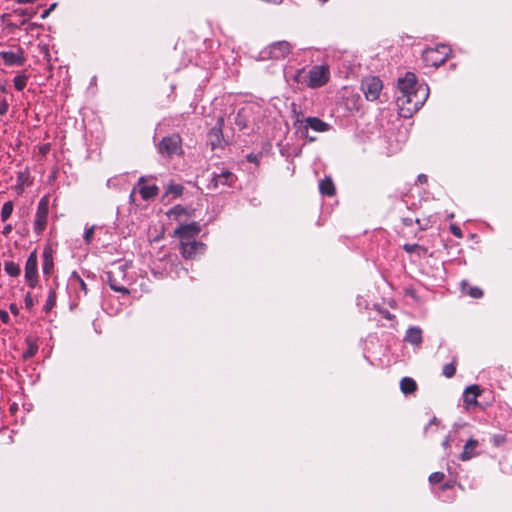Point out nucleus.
<instances>
[{
	"label": "nucleus",
	"instance_id": "1",
	"mask_svg": "<svg viewBox=\"0 0 512 512\" xmlns=\"http://www.w3.org/2000/svg\"><path fill=\"white\" fill-rule=\"evenodd\" d=\"M397 106L400 116L411 117L425 103L429 95L427 85H418L415 74L407 72L398 80Z\"/></svg>",
	"mask_w": 512,
	"mask_h": 512
},
{
	"label": "nucleus",
	"instance_id": "2",
	"mask_svg": "<svg viewBox=\"0 0 512 512\" xmlns=\"http://www.w3.org/2000/svg\"><path fill=\"white\" fill-rule=\"evenodd\" d=\"M130 268L131 264L123 261L115 262L110 266V269L106 272V277L112 290L123 294H129L127 285L131 282V277L128 273Z\"/></svg>",
	"mask_w": 512,
	"mask_h": 512
},
{
	"label": "nucleus",
	"instance_id": "3",
	"mask_svg": "<svg viewBox=\"0 0 512 512\" xmlns=\"http://www.w3.org/2000/svg\"><path fill=\"white\" fill-rule=\"evenodd\" d=\"M451 49L446 45H439L436 48L426 49L423 52V60L427 66L438 67L446 62Z\"/></svg>",
	"mask_w": 512,
	"mask_h": 512
},
{
	"label": "nucleus",
	"instance_id": "4",
	"mask_svg": "<svg viewBox=\"0 0 512 512\" xmlns=\"http://www.w3.org/2000/svg\"><path fill=\"white\" fill-rule=\"evenodd\" d=\"M158 152L167 157L179 155L182 152V139L179 134L164 137L158 144Z\"/></svg>",
	"mask_w": 512,
	"mask_h": 512
},
{
	"label": "nucleus",
	"instance_id": "5",
	"mask_svg": "<svg viewBox=\"0 0 512 512\" xmlns=\"http://www.w3.org/2000/svg\"><path fill=\"white\" fill-rule=\"evenodd\" d=\"M329 68L324 65L313 66L306 74V84L310 88H318L325 85L329 80Z\"/></svg>",
	"mask_w": 512,
	"mask_h": 512
},
{
	"label": "nucleus",
	"instance_id": "6",
	"mask_svg": "<svg viewBox=\"0 0 512 512\" xmlns=\"http://www.w3.org/2000/svg\"><path fill=\"white\" fill-rule=\"evenodd\" d=\"M48 212H49L48 199L46 197H44L38 203L35 220H34V232L37 235H40L46 228Z\"/></svg>",
	"mask_w": 512,
	"mask_h": 512
},
{
	"label": "nucleus",
	"instance_id": "7",
	"mask_svg": "<svg viewBox=\"0 0 512 512\" xmlns=\"http://www.w3.org/2000/svg\"><path fill=\"white\" fill-rule=\"evenodd\" d=\"M383 88L382 81L375 76L365 78L361 83V89L369 101L376 100Z\"/></svg>",
	"mask_w": 512,
	"mask_h": 512
},
{
	"label": "nucleus",
	"instance_id": "8",
	"mask_svg": "<svg viewBox=\"0 0 512 512\" xmlns=\"http://www.w3.org/2000/svg\"><path fill=\"white\" fill-rule=\"evenodd\" d=\"M237 181V176L229 170L221 169L219 172H213L209 187L214 189L220 186L232 187Z\"/></svg>",
	"mask_w": 512,
	"mask_h": 512
},
{
	"label": "nucleus",
	"instance_id": "9",
	"mask_svg": "<svg viewBox=\"0 0 512 512\" xmlns=\"http://www.w3.org/2000/svg\"><path fill=\"white\" fill-rule=\"evenodd\" d=\"M37 265V253L36 251H33L28 256L25 264V279L31 288H34L38 283Z\"/></svg>",
	"mask_w": 512,
	"mask_h": 512
},
{
	"label": "nucleus",
	"instance_id": "10",
	"mask_svg": "<svg viewBox=\"0 0 512 512\" xmlns=\"http://www.w3.org/2000/svg\"><path fill=\"white\" fill-rule=\"evenodd\" d=\"M181 254L186 259H193L198 254H203L205 251V244L196 240H189L180 242Z\"/></svg>",
	"mask_w": 512,
	"mask_h": 512
},
{
	"label": "nucleus",
	"instance_id": "11",
	"mask_svg": "<svg viewBox=\"0 0 512 512\" xmlns=\"http://www.w3.org/2000/svg\"><path fill=\"white\" fill-rule=\"evenodd\" d=\"M292 46L287 41H278L269 45L266 53L271 59L280 60L288 56L291 52Z\"/></svg>",
	"mask_w": 512,
	"mask_h": 512
},
{
	"label": "nucleus",
	"instance_id": "12",
	"mask_svg": "<svg viewBox=\"0 0 512 512\" xmlns=\"http://www.w3.org/2000/svg\"><path fill=\"white\" fill-rule=\"evenodd\" d=\"M200 231V225L197 222H191L189 224L179 226L174 231V236H177L180 239V242L195 240L194 238L200 233Z\"/></svg>",
	"mask_w": 512,
	"mask_h": 512
},
{
	"label": "nucleus",
	"instance_id": "13",
	"mask_svg": "<svg viewBox=\"0 0 512 512\" xmlns=\"http://www.w3.org/2000/svg\"><path fill=\"white\" fill-rule=\"evenodd\" d=\"M303 124L304 132L307 133V130L310 128L315 132H327L330 130L331 126L321 120L318 117H306L303 120H298Z\"/></svg>",
	"mask_w": 512,
	"mask_h": 512
},
{
	"label": "nucleus",
	"instance_id": "14",
	"mask_svg": "<svg viewBox=\"0 0 512 512\" xmlns=\"http://www.w3.org/2000/svg\"><path fill=\"white\" fill-rule=\"evenodd\" d=\"M481 392L482 391L478 385H471L464 390L463 401L467 410L478 405L477 398Z\"/></svg>",
	"mask_w": 512,
	"mask_h": 512
},
{
	"label": "nucleus",
	"instance_id": "15",
	"mask_svg": "<svg viewBox=\"0 0 512 512\" xmlns=\"http://www.w3.org/2000/svg\"><path fill=\"white\" fill-rule=\"evenodd\" d=\"M0 58L3 60L4 64L8 66H21L25 62V58L21 50H19V52L2 51L0 52Z\"/></svg>",
	"mask_w": 512,
	"mask_h": 512
},
{
	"label": "nucleus",
	"instance_id": "16",
	"mask_svg": "<svg viewBox=\"0 0 512 512\" xmlns=\"http://www.w3.org/2000/svg\"><path fill=\"white\" fill-rule=\"evenodd\" d=\"M145 177H140L138 181L139 190L143 200H150L157 196L159 188L156 185H143Z\"/></svg>",
	"mask_w": 512,
	"mask_h": 512
},
{
	"label": "nucleus",
	"instance_id": "17",
	"mask_svg": "<svg viewBox=\"0 0 512 512\" xmlns=\"http://www.w3.org/2000/svg\"><path fill=\"white\" fill-rule=\"evenodd\" d=\"M479 446V442L473 438L469 439L464 447L463 451L460 454V459L462 461H468L478 455L477 448Z\"/></svg>",
	"mask_w": 512,
	"mask_h": 512
},
{
	"label": "nucleus",
	"instance_id": "18",
	"mask_svg": "<svg viewBox=\"0 0 512 512\" xmlns=\"http://www.w3.org/2000/svg\"><path fill=\"white\" fill-rule=\"evenodd\" d=\"M405 341L414 346H420L422 343V330L419 327H410L406 331Z\"/></svg>",
	"mask_w": 512,
	"mask_h": 512
},
{
	"label": "nucleus",
	"instance_id": "19",
	"mask_svg": "<svg viewBox=\"0 0 512 512\" xmlns=\"http://www.w3.org/2000/svg\"><path fill=\"white\" fill-rule=\"evenodd\" d=\"M320 193L326 196H333L335 194V186L330 178H325L319 183Z\"/></svg>",
	"mask_w": 512,
	"mask_h": 512
},
{
	"label": "nucleus",
	"instance_id": "20",
	"mask_svg": "<svg viewBox=\"0 0 512 512\" xmlns=\"http://www.w3.org/2000/svg\"><path fill=\"white\" fill-rule=\"evenodd\" d=\"M400 389L404 394H411L416 391L417 384L414 379L410 377H404L400 381Z\"/></svg>",
	"mask_w": 512,
	"mask_h": 512
},
{
	"label": "nucleus",
	"instance_id": "21",
	"mask_svg": "<svg viewBox=\"0 0 512 512\" xmlns=\"http://www.w3.org/2000/svg\"><path fill=\"white\" fill-rule=\"evenodd\" d=\"M462 292L472 298L478 299L483 296V291L479 287H472L466 281L461 283Z\"/></svg>",
	"mask_w": 512,
	"mask_h": 512
},
{
	"label": "nucleus",
	"instance_id": "22",
	"mask_svg": "<svg viewBox=\"0 0 512 512\" xmlns=\"http://www.w3.org/2000/svg\"><path fill=\"white\" fill-rule=\"evenodd\" d=\"M53 269V259L50 251L45 249L43 252L42 270L45 275H49Z\"/></svg>",
	"mask_w": 512,
	"mask_h": 512
},
{
	"label": "nucleus",
	"instance_id": "23",
	"mask_svg": "<svg viewBox=\"0 0 512 512\" xmlns=\"http://www.w3.org/2000/svg\"><path fill=\"white\" fill-rule=\"evenodd\" d=\"M234 124L240 129L247 127V115L245 109H240L234 117Z\"/></svg>",
	"mask_w": 512,
	"mask_h": 512
},
{
	"label": "nucleus",
	"instance_id": "24",
	"mask_svg": "<svg viewBox=\"0 0 512 512\" xmlns=\"http://www.w3.org/2000/svg\"><path fill=\"white\" fill-rule=\"evenodd\" d=\"M4 270L8 275H10L12 277H16L20 274L19 265L12 261L6 262L4 264Z\"/></svg>",
	"mask_w": 512,
	"mask_h": 512
},
{
	"label": "nucleus",
	"instance_id": "25",
	"mask_svg": "<svg viewBox=\"0 0 512 512\" xmlns=\"http://www.w3.org/2000/svg\"><path fill=\"white\" fill-rule=\"evenodd\" d=\"M13 212V203L11 201L5 202L2 206L0 217L2 221H6Z\"/></svg>",
	"mask_w": 512,
	"mask_h": 512
},
{
	"label": "nucleus",
	"instance_id": "26",
	"mask_svg": "<svg viewBox=\"0 0 512 512\" xmlns=\"http://www.w3.org/2000/svg\"><path fill=\"white\" fill-rule=\"evenodd\" d=\"M6 92L5 86H0V116L5 115L8 112L9 104L5 97H3V93Z\"/></svg>",
	"mask_w": 512,
	"mask_h": 512
},
{
	"label": "nucleus",
	"instance_id": "27",
	"mask_svg": "<svg viewBox=\"0 0 512 512\" xmlns=\"http://www.w3.org/2000/svg\"><path fill=\"white\" fill-rule=\"evenodd\" d=\"M55 304H56V292H55V290L50 289L48 296H47L46 304L44 306L45 311L49 312L50 310H52V308L55 306Z\"/></svg>",
	"mask_w": 512,
	"mask_h": 512
},
{
	"label": "nucleus",
	"instance_id": "28",
	"mask_svg": "<svg viewBox=\"0 0 512 512\" xmlns=\"http://www.w3.org/2000/svg\"><path fill=\"white\" fill-rule=\"evenodd\" d=\"M403 249L407 252V253H414V252H417L419 255H421V253H426L427 252V249L418 245V244H404L403 245Z\"/></svg>",
	"mask_w": 512,
	"mask_h": 512
},
{
	"label": "nucleus",
	"instance_id": "29",
	"mask_svg": "<svg viewBox=\"0 0 512 512\" xmlns=\"http://www.w3.org/2000/svg\"><path fill=\"white\" fill-rule=\"evenodd\" d=\"M14 87L18 91H22L27 83V77L25 75H17L13 79Z\"/></svg>",
	"mask_w": 512,
	"mask_h": 512
},
{
	"label": "nucleus",
	"instance_id": "30",
	"mask_svg": "<svg viewBox=\"0 0 512 512\" xmlns=\"http://www.w3.org/2000/svg\"><path fill=\"white\" fill-rule=\"evenodd\" d=\"M183 186L180 184H169L166 189V194H172L175 197H178L183 192Z\"/></svg>",
	"mask_w": 512,
	"mask_h": 512
},
{
	"label": "nucleus",
	"instance_id": "31",
	"mask_svg": "<svg viewBox=\"0 0 512 512\" xmlns=\"http://www.w3.org/2000/svg\"><path fill=\"white\" fill-rule=\"evenodd\" d=\"M456 373V367L453 363L446 364L443 368V375L446 378H451Z\"/></svg>",
	"mask_w": 512,
	"mask_h": 512
},
{
	"label": "nucleus",
	"instance_id": "32",
	"mask_svg": "<svg viewBox=\"0 0 512 512\" xmlns=\"http://www.w3.org/2000/svg\"><path fill=\"white\" fill-rule=\"evenodd\" d=\"M445 475L442 472H434L429 476V482L431 484L440 483L444 479Z\"/></svg>",
	"mask_w": 512,
	"mask_h": 512
},
{
	"label": "nucleus",
	"instance_id": "33",
	"mask_svg": "<svg viewBox=\"0 0 512 512\" xmlns=\"http://www.w3.org/2000/svg\"><path fill=\"white\" fill-rule=\"evenodd\" d=\"M94 230L95 226H91L85 230L84 241L86 242V244H90L92 242L94 237Z\"/></svg>",
	"mask_w": 512,
	"mask_h": 512
},
{
	"label": "nucleus",
	"instance_id": "34",
	"mask_svg": "<svg viewBox=\"0 0 512 512\" xmlns=\"http://www.w3.org/2000/svg\"><path fill=\"white\" fill-rule=\"evenodd\" d=\"M72 279H75V281L78 282L81 290L86 294L87 293L86 283L81 279V277L76 272H73Z\"/></svg>",
	"mask_w": 512,
	"mask_h": 512
},
{
	"label": "nucleus",
	"instance_id": "35",
	"mask_svg": "<svg viewBox=\"0 0 512 512\" xmlns=\"http://www.w3.org/2000/svg\"><path fill=\"white\" fill-rule=\"evenodd\" d=\"M24 301H25V307H26V309L31 310V309H32V307L34 306V301H33V297H32V295H31V293H30V292H28V293L25 295V299H24Z\"/></svg>",
	"mask_w": 512,
	"mask_h": 512
},
{
	"label": "nucleus",
	"instance_id": "36",
	"mask_svg": "<svg viewBox=\"0 0 512 512\" xmlns=\"http://www.w3.org/2000/svg\"><path fill=\"white\" fill-rule=\"evenodd\" d=\"M224 125V119L222 117L218 118L216 126L213 128V131H215L217 134L222 133V127Z\"/></svg>",
	"mask_w": 512,
	"mask_h": 512
},
{
	"label": "nucleus",
	"instance_id": "37",
	"mask_svg": "<svg viewBox=\"0 0 512 512\" xmlns=\"http://www.w3.org/2000/svg\"><path fill=\"white\" fill-rule=\"evenodd\" d=\"M56 6H57V3L51 4L48 9L43 11V13L41 14V18L42 19L47 18L49 16V14L56 8Z\"/></svg>",
	"mask_w": 512,
	"mask_h": 512
},
{
	"label": "nucleus",
	"instance_id": "38",
	"mask_svg": "<svg viewBox=\"0 0 512 512\" xmlns=\"http://www.w3.org/2000/svg\"><path fill=\"white\" fill-rule=\"evenodd\" d=\"M19 14L22 15V16H27L29 18H32L36 14V11L29 10V9H22V10H20Z\"/></svg>",
	"mask_w": 512,
	"mask_h": 512
},
{
	"label": "nucleus",
	"instance_id": "39",
	"mask_svg": "<svg viewBox=\"0 0 512 512\" xmlns=\"http://www.w3.org/2000/svg\"><path fill=\"white\" fill-rule=\"evenodd\" d=\"M451 229V232L454 236L458 237V238H461L462 237V232H461V229L456 226V225H451L450 227Z\"/></svg>",
	"mask_w": 512,
	"mask_h": 512
},
{
	"label": "nucleus",
	"instance_id": "40",
	"mask_svg": "<svg viewBox=\"0 0 512 512\" xmlns=\"http://www.w3.org/2000/svg\"><path fill=\"white\" fill-rule=\"evenodd\" d=\"M0 319L5 324L9 323V321H10L9 314L5 310H0Z\"/></svg>",
	"mask_w": 512,
	"mask_h": 512
},
{
	"label": "nucleus",
	"instance_id": "41",
	"mask_svg": "<svg viewBox=\"0 0 512 512\" xmlns=\"http://www.w3.org/2000/svg\"><path fill=\"white\" fill-rule=\"evenodd\" d=\"M12 229H13L12 225L11 224H7V225L4 226V228L2 230V234L4 236H8L11 233Z\"/></svg>",
	"mask_w": 512,
	"mask_h": 512
},
{
	"label": "nucleus",
	"instance_id": "42",
	"mask_svg": "<svg viewBox=\"0 0 512 512\" xmlns=\"http://www.w3.org/2000/svg\"><path fill=\"white\" fill-rule=\"evenodd\" d=\"M9 309L14 315H18L19 309L15 303L10 304Z\"/></svg>",
	"mask_w": 512,
	"mask_h": 512
},
{
	"label": "nucleus",
	"instance_id": "43",
	"mask_svg": "<svg viewBox=\"0 0 512 512\" xmlns=\"http://www.w3.org/2000/svg\"><path fill=\"white\" fill-rule=\"evenodd\" d=\"M450 443H451V438H450V436L448 435V436L444 439V441L442 442V446H443L445 449H447V448H449V447H450Z\"/></svg>",
	"mask_w": 512,
	"mask_h": 512
},
{
	"label": "nucleus",
	"instance_id": "44",
	"mask_svg": "<svg viewBox=\"0 0 512 512\" xmlns=\"http://www.w3.org/2000/svg\"><path fill=\"white\" fill-rule=\"evenodd\" d=\"M418 182L420 183H426L427 182V176L425 174H419L417 177Z\"/></svg>",
	"mask_w": 512,
	"mask_h": 512
},
{
	"label": "nucleus",
	"instance_id": "45",
	"mask_svg": "<svg viewBox=\"0 0 512 512\" xmlns=\"http://www.w3.org/2000/svg\"><path fill=\"white\" fill-rule=\"evenodd\" d=\"M403 223H404V225H406V226H411V225H412V223H413V220H412L411 218H404V219H403Z\"/></svg>",
	"mask_w": 512,
	"mask_h": 512
},
{
	"label": "nucleus",
	"instance_id": "46",
	"mask_svg": "<svg viewBox=\"0 0 512 512\" xmlns=\"http://www.w3.org/2000/svg\"><path fill=\"white\" fill-rule=\"evenodd\" d=\"M19 4H27V3H33L36 0H15Z\"/></svg>",
	"mask_w": 512,
	"mask_h": 512
},
{
	"label": "nucleus",
	"instance_id": "47",
	"mask_svg": "<svg viewBox=\"0 0 512 512\" xmlns=\"http://www.w3.org/2000/svg\"><path fill=\"white\" fill-rule=\"evenodd\" d=\"M432 425H437V419L436 418H433L430 423L428 424V426L426 427V430L429 429Z\"/></svg>",
	"mask_w": 512,
	"mask_h": 512
},
{
	"label": "nucleus",
	"instance_id": "48",
	"mask_svg": "<svg viewBox=\"0 0 512 512\" xmlns=\"http://www.w3.org/2000/svg\"><path fill=\"white\" fill-rule=\"evenodd\" d=\"M303 73H304L303 70L298 71L297 75L295 76V80L299 82L300 81V77H302Z\"/></svg>",
	"mask_w": 512,
	"mask_h": 512
},
{
	"label": "nucleus",
	"instance_id": "49",
	"mask_svg": "<svg viewBox=\"0 0 512 512\" xmlns=\"http://www.w3.org/2000/svg\"><path fill=\"white\" fill-rule=\"evenodd\" d=\"M48 149H49L48 146H44V147L41 148V151L44 154V153H46L48 151Z\"/></svg>",
	"mask_w": 512,
	"mask_h": 512
},
{
	"label": "nucleus",
	"instance_id": "50",
	"mask_svg": "<svg viewBox=\"0 0 512 512\" xmlns=\"http://www.w3.org/2000/svg\"><path fill=\"white\" fill-rule=\"evenodd\" d=\"M135 190H136V188H134V189H133V191H132V193H131V195H130V199H131V200H133Z\"/></svg>",
	"mask_w": 512,
	"mask_h": 512
},
{
	"label": "nucleus",
	"instance_id": "51",
	"mask_svg": "<svg viewBox=\"0 0 512 512\" xmlns=\"http://www.w3.org/2000/svg\"><path fill=\"white\" fill-rule=\"evenodd\" d=\"M32 355H33V351L32 350L27 351L26 356H32Z\"/></svg>",
	"mask_w": 512,
	"mask_h": 512
},
{
	"label": "nucleus",
	"instance_id": "52",
	"mask_svg": "<svg viewBox=\"0 0 512 512\" xmlns=\"http://www.w3.org/2000/svg\"><path fill=\"white\" fill-rule=\"evenodd\" d=\"M248 160H249V161H253V160H254V158L252 157V155H249V156H248Z\"/></svg>",
	"mask_w": 512,
	"mask_h": 512
},
{
	"label": "nucleus",
	"instance_id": "53",
	"mask_svg": "<svg viewBox=\"0 0 512 512\" xmlns=\"http://www.w3.org/2000/svg\"><path fill=\"white\" fill-rule=\"evenodd\" d=\"M309 141L313 142V141H315V138L314 137H309Z\"/></svg>",
	"mask_w": 512,
	"mask_h": 512
},
{
	"label": "nucleus",
	"instance_id": "54",
	"mask_svg": "<svg viewBox=\"0 0 512 512\" xmlns=\"http://www.w3.org/2000/svg\"><path fill=\"white\" fill-rule=\"evenodd\" d=\"M385 317L390 318V313L385 314Z\"/></svg>",
	"mask_w": 512,
	"mask_h": 512
}]
</instances>
